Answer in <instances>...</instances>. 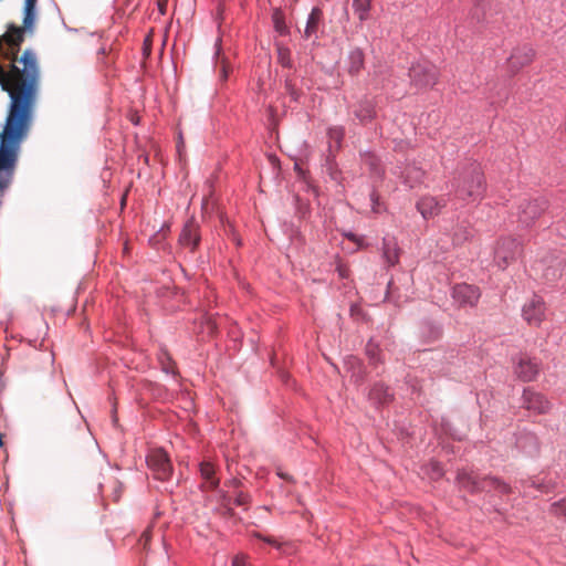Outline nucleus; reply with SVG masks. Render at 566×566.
<instances>
[{
  "mask_svg": "<svg viewBox=\"0 0 566 566\" xmlns=\"http://www.w3.org/2000/svg\"><path fill=\"white\" fill-rule=\"evenodd\" d=\"M484 190V177L482 171L478 166L471 165L462 175L455 193L462 200L474 201L482 198Z\"/></svg>",
  "mask_w": 566,
  "mask_h": 566,
  "instance_id": "obj_1",
  "label": "nucleus"
},
{
  "mask_svg": "<svg viewBox=\"0 0 566 566\" xmlns=\"http://www.w3.org/2000/svg\"><path fill=\"white\" fill-rule=\"evenodd\" d=\"M409 77L411 83L418 88L432 87L439 80V71L430 62H417L409 70Z\"/></svg>",
  "mask_w": 566,
  "mask_h": 566,
  "instance_id": "obj_2",
  "label": "nucleus"
},
{
  "mask_svg": "<svg viewBox=\"0 0 566 566\" xmlns=\"http://www.w3.org/2000/svg\"><path fill=\"white\" fill-rule=\"evenodd\" d=\"M522 247L513 238H504L497 241L494 250V262L501 269H505L521 254Z\"/></svg>",
  "mask_w": 566,
  "mask_h": 566,
  "instance_id": "obj_3",
  "label": "nucleus"
},
{
  "mask_svg": "<svg viewBox=\"0 0 566 566\" xmlns=\"http://www.w3.org/2000/svg\"><path fill=\"white\" fill-rule=\"evenodd\" d=\"M565 259L562 254L551 253L535 262V270L541 271L543 276L552 282L562 276Z\"/></svg>",
  "mask_w": 566,
  "mask_h": 566,
  "instance_id": "obj_4",
  "label": "nucleus"
},
{
  "mask_svg": "<svg viewBox=\"0 0 566 566\" xmlns=\"http://www.w3.org/2000/svg\"><path fill=\"white\" fill-rule=\"evenodd\" d=\"M147 464L155 479L166 481L171 476L172 465L168 454L164 450H153L147 457Z\"/></svg>",
  "mask_w": 566,
  "mask_h": 566,
  "instance_id": "obj_5",
  "label": "nucleus"
},
{
  "mask_svg": "<svg viewBox=\"0 0 566 566\" xmlns=\"http://www.w3.org/2000/svg\"><path fill=\"white\" fill-rule=\"evenodd\" d=\"M547 209V200L535 198L524 201L520 206L518 220L525 224H532Z\"/></svg>",
  "mask_w": 566,
  "mask_h": 566,
  "instance_id": "obj_6",
  "label": "nucleus"
},
{
  "mask_svg": "<svg viewBox=\"0 0 566 566\" xmlns=\"http://www.w3.org/2000/svg\"><path fill=\"white\" fill-rule=\"evenodd\" d=\"M546 306L539 296H533L523 306V317L527 324L532 326H539L545 319Z\"/></svg>",
  "mask_w": 566,
  "mask_h": 566,
  "instance_id": "obj_7",
  "label": "nucleus"
},
{
  "mask_svg": "<svg viewBox=\"0 0 566 566\" xmlns=\"http://www.w3.org/2000/svg\"><path fill=\"white\" fill-rule=\"evenodd\" d=\"M480 296L479 287L467 283L457 284L452 291V297L460 306H474Z\"/></svg>",
  "mask_w": 566,
  "mask_h": 566,
  "instance_id": "obj_8",
  "label": "nucleus"
},
{
  "mask_svg": "<svg viewBox=\"0 0 566 566\" xmlns=\"http://www.w3.org/2000/svg\"><path fill=\"white\" fill-rule=\"evenodd\" d=\"M535 51L528 45H523L513 50L507 60L509 69L512 73H517L521 69L532 63Z\"/></svg>",
  "mask_w": 566,
  "mask_h": 566,
  "instance_id": "obj_9",
  "label": "nucleus"
},
{
  "mask_svg": "<svg viewBox=\"0 0 566 566\" xmlns=\"http://www.w3.org/2000/svg\"><path fill=\"white\" fill-rule=\"evenodd\" d=\"M199 242V226L193 219H190L185 223L181 230V233L179 235V243L182 247L188 248L191 252H193L198 248Z\"/></svg>",
  "mask_w": 566,
  "mask_h": 566,
  "instance_id": "obj_10",
  "label": "nucleus"
},
{
  "mask_svg": "<svg viewBox=\"0 0 566 566\" xmlns=\"http://www.w3.org/2000/svg\"><path fill=\"white\" fill-rule=\"evenodd\" d=\"M523 406L535 413H546L551 409L549 401L542 395L530 389L524 390Z\"/></svg>",
  "mask_w": 566,
  "mask_h": 566,
  "instance_id": "obj_11",
  "label": "nucleus"
},
{
  "mask_svg": "<svg viewBox=\"0 0 566 566\" xmlns=\"http://www.w3.org/2000/svg\"><path fill=\"white\" fill-rule=\"evenodd\" d=\"M516 376L523 381H532L538 375V365L526 355H521L517 358L516 367L514 369Z\"/></svg>",
  "mask_w": 566,
  "mask_h": 566,
  "instance_id": "obj_12",
  "label": "nucleus"
},
{
  "mask_svg": "<svg viewBox=\"0 0 566 566\" xmlns=\"http://www.w3.org/2000/svg\"><path fill=\"white\" fill-rule=\"evenodd\" d=\"M446 206L444 199H437L434 197H423L417 202V209L423 218L428 219L440 213L441 209Z\"/></svg>",
  "mask_w": 566,
  "mask_h": 566,
  "instance_id": "obj_13",
  "label": "nucleus"
},
{
  "mask_svg": "<svg viewBox=\"0 0 566 566\" xmlns=\"http://www.w3.org/2000/svg\"><path fill=\"white\" fill-rule=\"evenodd\" d=\"M202 479V488L206 490H214L219 485V478L216 475V467L209 461H203L199 465Z\"/></svg>",
  "mask_w": 566,
  "mask_h": 566,
  "instance_id": "obj_14",
  "label": "nucleus"
},
{
  "mask_svg": "<svg viewBox=\"0 0 566 566\" xmlns=\"http://www.w3.org/2000/svg\"><path fill=\"white\" fill-rule=\"evenodd\" d=\"M457 481L462 489L471 493L479 492V489H485L484 485H480V478L471 472L459 471Z\"/></svg>",
  "mask_w": 566,
  "mask_h": 566,
  "instance_id": "obj_15",
  "label": "nucleus"
},
{
  "mask_svg": "<svg viewBox=\"0 0 566 566\" xmlns=\"http://www.w3.org/2000/svg\"><path fill=\"white\" fill-rule=\"evenodd\" d=\"M450 235L452 245L459 247L469 241L472 233L467 222H460L452 227Z\"/></svg>",
  "mask_w": 566,
  "mask_h": 566,
  "instance_id": "obj_16",
  "label": "nucleus"
},
{
  "mask_svg": "<svg viewBox=\"0 0 566 566\" xmlns=\"http://www.w3.org/2000/svg\"><path fill=\"white\" fill-rule=\"evenodd\" d=\"M322 17H323V12L319 8L312 9V11L308 15L307 22H306L305 30H304L305 39H310L314 34H316V32L318 30L319 22L322 20Z\"/></svg>",
  "mask_w": 566,
  "mask_h": 566,
  "instance_id": "obj_17",
  "label": "nucleus"
},
{
  "mask_svg": "<svg viewBox=\"0 0 566 566\" xmlns=\"http://www.w3.org/2000/svg\"><path fill=\"white\" fill-rule=\"evenodd\" d=\"M480 485H484L485 489H479V492L496 490L500 493L506 494L511 491V488L506 483L495 476L480 478Z\"/></svg>",
  "mask_w": 566,
  "mask_h": 566,
  "instance_id": "obj_18",
  "label": "nucleus"
},
{
  "mask_svg": "<svg viewBox=\"0 0 566 566\" xmlns=\"http://www.w3.org/2000/svg\"><path fill=\"white\" fill-rule=\"evenodd\" d=\"M384 259L389 266H394L399 262V249L392 240H384Z\"/></svg>",
  "mask_w": 566,
  "mask_h": 566,
  "instance_id": "obj_19",
  "label": "nucleus"
},
{
  "mask_svg": "<svg viewBox=\"0 0 566 566\" xmlns=\"http://www.w3.org/2000/svg\"><path fill=\"white\" fill-rule=\"evenodd\" d=\"M369 398L378 403H387L391 400V394L388 387L378 384L370 390Z\"/></svg>",
  "mask_w": 566,
  "mask_h": 566,
  "instance_id": "obj_20",
  "label": "nucleus"
},
{
  "mask_svg": "<svg viewBox=\"0 0 566 566\" xmlns=\"http://www.w3.org/2000/svg\"><path fill=\"white\" fill-rule=\"evenodd\" d=\"M373 0H353V9L360 22L369 18Z\"/></svg>",
  "mask_w": 566,
  "mask_h": 566,
  "instance_id": "obj_21",
  "label": "nucleus"
},
{
  "mask_svg": "<svg viewBox=\"0 0 566 566\" xmlns=\"http://www.w3.org/2000/svg\"><path fill=\"white\" fill-rule=\"evenodd\" d=\"M355 113V116L360 120V122H368L370 119L374 118L375 116V108H374V105L366 101V102H361L360 104H358L357 108L354 111Z\"/></svg>",
  "mask_w": 566,
  "mask_h": 566,
  "instance_id": "obj_22",
  "label": "nucleus"
},
{
  "mask_svg": "<svg viewBox=\"0 0 566 566\" xmlns=\"http://www.w3.org/2000/svg\"><path fill=\"white\" fill-rule=\"evenodd\" d=\"M364 66V53L360 49H355L349 53V72L358 73Z\"/></svg>",
  "mask_w": 566,
  "mask_h": 566,
  "instance_id": "obj_23",
  "label": "nucleus"
},
{
  "mask_svg": "<svg viewBox=\"0 0 566 566\" xmlns=\"http://www.w3.org/2000/svg\"><path fill=\"white\" fill-rule=\"evenodd\" d=\"M277 61L284 67H292L291 51L289 48L277 45Z\"/></svg>",
  "mask_w": 566,
  "mask_h": 566,
  "instance_id": "obj_24",
  "label": "nucleus"
},
{
  "mask_svg": "<svg viewBox=\"0 0 566 566\" xmlns=\"http://www.w3.org/2000/svg\"><path fill=\"white\" fill-rule=\"evenodd\" d=\"M344 136V130L340 127H333L328 129V138L331 143H334L336 147L340 146V142Z\"/></svg>",
  "mask_w": 566,
  "mask_h": 566,
  "instance_id": "obj_25",
  "label": "nucleus"
},
{
  "mask_svg": "<svg viewBox=\"0 0 566 566\" xmlns=\"http://www.w3.org/2000/svg\"><path fill=\"white\" fill-rule=\"evenodd\" d=\"M551 513L556 516L566 517V499L555 502L551 505Z\"/></svg>",
  "mask_w": 566,
  "mask_h": 566,
  "instance_id": "obj_26",
  "label": "nucleus"
},
{
  "mask_svg": "<svg viewBox=\"0 0 566 566\" xmlns=\"http://www.w3.org/2000/svg\"><path fill=\"white\" fill-rule=\"evenodd\" d=\"M230 70L229 63L224 59H221L219 62V76L221 81H227Z\"/></svg>",
  "mask_w": 566,
  "mask_h": 566,
  "instance_id": "obj_27",
  "label": "nucleus"
},
{
  "mask_svg": "<svg viewBox=\"0 0 566 566\" xmlns=\"http://www.w3.org/2000/svg\"><path fill=\"white\" fill-rule=\"evenodd\" d=\"M366 353L370 360H374L375 363L378 360L379 348L377 345L368 343L366 346Z\"/></svg>",
  "mask_w": 566,
  "mask_h": 566,
  "instance_id": "obj_28",
  "label": "nucleus"
},
{
  "mask_svg": "<svg viewBox=\"0 0 566 566\" xmlns=\"http://www.w3.org/2000/svg\"><path fill=\"white\" fill-rule=\"evenodd\" d=\"M238 506H247L250 503V496L243 492H239L234 499Z\"/></svg>",
  "mask_w": 566,
  "mask_h": 566,
  "instance_id": "obj_29",
  "label": "nucleus"
},
{
  "mask_svg": "<svg viewBox=\"0 0 566 566\" xmlns=\"http://www.w3.org/2000/svg\"><path fill=\"white\" fill-rule=\"evenodd\" d=\"M153 35L149 33L144 40V54L148 56L151 51Z\"/></svg>",
  "mask_w": 566,
  "mask_h": 566,
  "instance_id": "obj_30",
  "label": "nucleus"
},
{
  "mask_svg": "<svg viewBox=\"0 0 566 566\" xmlns=\"http://www.w3.org/2000/svg\"><path fill=\"white\" fill-rule=\"evenodd\" d=\"M231 566H247L245 557L240 555L235 556Z\"/></svg>",
  "mask_w": 566,
  "mask_h": 566,
  "instance_id": "obj_31",
  "label": "nucleus"
},
{
  "mask_svg": "<svg viewBox=\"0 0 566 566\" xmlns=\"http://www.w3.org/2000/svg\"><path fill=\"white\" fill-rule=\"evenodd\" d=\"M158 9H159V12L161 14H165L166 13V9H167V0H159L158 1Z\"/></svg>",
  "mask_w": 566,
  "mask_h": 566,
  "instance_id": "obj_32",
  "label": "nucleus"
},
{
  "mask_svg": "<svg viewBox=\"0 0 566 566\" xmlns=\"http://www.w3.org/2000/svg\"><path fill=\"white\" fill-rule=\"evenodd\" d=\"M258 537L261 538L260 535H258ZM262 539L265 541L266 543L271 544V545H274V546L279 545L277 542L274 538H272V537H262Z\"/></svg>",
  "mask_w": 566,
  "mask_h": 566,
  "instance_id": "obj_33",
  "label": "nucleus"
},
{
  "mask_svg": "<svg viewBox=\"0 0 566 566\" xmlns=\"http://www.w3.org/2000/svg\"><path fill=\"white\" fill-rule=\"evenodd\" d=\"M277 475H279L280 478H282V479L287 480V481H291V482L293 481V478H292L291 475H287V474H285V473H283V472H277Z\"/></svg>",
  "mask_w": 566,
  "mask_h": 566,
  "instance_id": "obj_34",
  "label": "nucleus"
},
{
  "mask_svg": "<svg viewBox=\"0 0 566 566\" xmlns=\"http://www.w3.org/2000/svg\"><path fill=\"white\" fill-rule=\"evenodd\" d=\"M150 538V535H149V531H145L143 534H142V539L145 541V543H147Z\"/></svg>",
  "mask_w": 566,
  "mask_h": 566,
  "instance_id": "obj_35",
  "label": "nucleus"
},
{
  "mask_svg": "<svg viewBox=\"0 0 566 566\" xmlns=\"http://www.w3.org/2000/svg\"><path fill=\"white\" fill-rule=\"evenodd\" d=\"M276 29L282 33L284 28L281 24L276 23Z\"/></svg>",
  "mask_w": 566,
  "mask_h": 566,
  "instance_id": "obj_36",
  "label": "nucleus"
},
{
  "mask_svg": "<svg viewBox=\"0 0 566 566\" xmlns=\"http://www.w3.org/2000/svg\"><path fill=\"white\" fill-rule=\"evenodd\" d=\"M339 274H340L342 276H345V275H346V274H345V271H344L342 268H339Z\"/></svg>",
  "mask_w": 566,
  "mask_h": 566,
  "instance_id": "obj_37",
  "label": "nucleus"
},
{
  "mask_svg": "<svg viewBox=\"0 0 566 566\" xmlns=\"http://www.w3.org/2000/svg\"><path fill=\"white\" fill-rule=\"evenodd\" d=\"M348 238L353 241H356V237L354 234H349Z\"/></svg>",
  "mask_w": 566,
  "mask_h": 566,
  "instance_id": "obj_38",
  "label": "nucleus"
},
{
  "mask_svg": "<svg viewBox=\"0 0 566 566\" xmlns=\"http://www.w3.org/2000/svg\"><path fill=\"white\" fill-rule=\"evenodd\" d=\"M3 446L2 434L0 433V447Z\"/></svg>",
  "mask_w": 566,
  "mask_h": 566,
  "instance_id": "obj_39",
  "label": "nucleus"
},
{
  "mask_svg": "<svg viewBox=\"0 0 566 566\" xmlns=\"http://www.w3.org/2000/svg\"><path fill=\"white\" fill-rule=\"evenodd\" d=\"M370 167H371V168H374V167H375L374 159H371V161H370Z\"/></svg>",
  "mask_w": 566,
  "mask_h": 566,
  "instance_id": "obj_40",
  "label": "nucleus"
}]
</instances>
